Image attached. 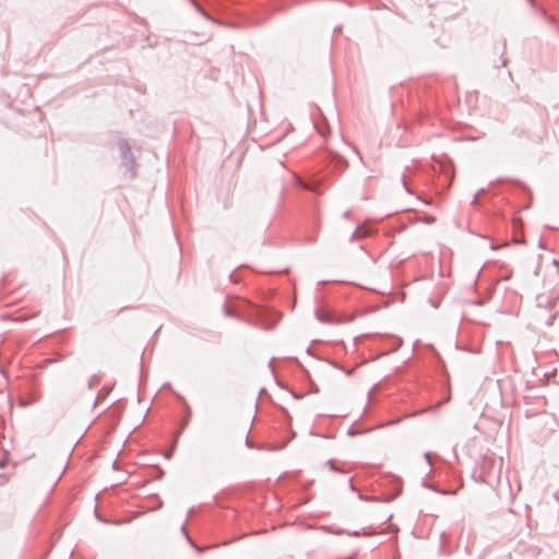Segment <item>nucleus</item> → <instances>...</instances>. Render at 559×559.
<instances>
[{
	"mask_svg": "<svg viewBox=\"0 0 559 559\" xmlns=\"http://www.w3.org/2000/svg\"><path fill=\"white\" fill-rule=\"evenodd\" d=\"M119 148L121 152L122 164L124 165V167L127 169L133 171L135 162H134L129 143L126 140H121L119 142Z\"/></svg>",
	"mask_w": 559,
	"mask_h": 559,
	"instance_id": "1",
	"label": "nucleus"
},
{
	"mask_svg": "<svg viewBox=\"0 0 559 559\" xmlns=\"http://www.w3.org/2000/svg\"><path fill=\"white\" fill-rule=\"evenodd\" d=\"M317 319L322 323H338L340 321L335 319L334 314L324 310L316 311Z\"/></svg>",
	"mask_w": 559,
	"mask_h": 559,
	"instance_id": "2",
	"label": "nucleus"
},
{
	"mask_svg": "<svg viewBox=\"0 0 559 559\" xmlns=\"http://www.w3.org/2000/svg\"><path fill=\"white\" fill-rule=\"evenodd\" d=\"M190 3L195 8V10L206 20L214 22L213 17L207 14L195 0H189Z\"/></svg>",
	"mask_w": 559,
	"mask_h": 559,
	"instance_id": "3",
	"label": "nucleus"
},
{
	"mask_svg": "<svg viewBox=\"0 0 559 559\" xmlns=\"http://www.w3.org/2000/svg\"><path fill=\"white\" fill-rule=\"evenodd\" d=\"M362 231H364V230H362V228H361V227H357V228L355 229V231L353 233L352 238L354 239V238H360V237L365 236V235H366V233H362Z\"/></svg>",
	"mask_w": 559,
	"mask_h": 559,
	"instance_id": "4",
	"label": "nucleus"
},
{
	"mask_svg": "<svg viewBox=\"0 0 559 559\" xmlns=\"http://www.w3.org/2000/svg\"><path fill=\"white\" fill-rule=\"evenodd\" d=\"M325 465L333 472H338V468L335 466L332 460L326 461Z\"/></svg>",
	"mask_w": 559,
	"mask_h": 559,
	"instance_id": "5",
	"label": "nucleus"
},
{
	"mask_svg": "<svg viewBox=\"0 0 559 559\" xmlns=\"http://www.w3.org/2000/svg\"><path fill=\"white\" fill-rule=\"evenodd\" d=\"M480 481L481 483H488L489 481V478H490V474L487 473V474H480Z\"/></svg>",
	"mask_w": 559,
	"mask_h": 559,
	"instance_id": "6",
	"label": "nucleus"
},
{
	"mask_svg": "<svg viewBox=\"0 0 559 559\" xmlns=\"http://www.w3.org/2000/svg\"><path fill=\"white\" fill-rule=\"evenodd\" d=\"M402 185L404 187V189L408 192V193H412V191L409 190L407 183H406V180H405V177L402 178Z\"/></svg>",
	"mask_w": 559,
	"mask_h": 559,
	"instance_id": "7",
	"label": "nucleus"
},
{
	"mask_svg": "<svg viewBox=\"0 0 559 559\" xmlns=\"http://www.w3.org/2000/svg\"><path fill=\"white\" fill-rule=\"evenodd\" d=\"M181 531H182V532L185 533V535L187 536L188 542H189L191 545H193V542H192V540L190 539V537L187 535V531H186V526H185V525H182V526H181Z\"/></svg>",
	"mask_w": 559,
	"mask_h": 559,
	"instance_id": "8",
	"label": "nucleus"
},
{
	"mask_svg": "<svg viewBox=\"0 0 559 559\" xmlns=\"http://www.w3.org/2000/svg\"><path fill=\"white\" fill-rule=\"evenodd\" d=\"M225 313L227 316H229V317H234L235 316V313L228 307H226V306H225Z\"/></svg>",
	"mask_w": 559,
	"mask_h": 559,
	"instance_id": "9",
	"label": "nucleus"
},
{
	"mask_svg": "<svg viewBox=\"0 0 559 559\" xmlns=\"http://www.w3.org/2000/svg\"><path fill=\"white\" fill-rule=\"evenodd\" d=\"M493 464V461L492 460H484V463L483 465L486 466V465H492Z\"/></svg>",
	"mask_w": 559,
	"mask_h": 559,
	"instance_id": "10",
	"label": "nucleus"
},
{
	"mask_svg": "<svg viewBox=\"0 0 559 559\" xmlns=\"http://www.w3.org/2000/svg\"><path fill=\"white\" fill-rule=\"evenodd\" d=\"M246 445H247L248 448H252L251 442H250V439H249V437H248V436L246 437Z\"/></svg>",
	"mask_w": 559,
	"mask_h": 559,
	"instance_id": "11",
	"label": "nucleus"
},
{
	"mask_svg": "<svg viewBox=\"0 0 559 559\" xmlns=\"http://www.w3.org/2000/svg\"><path fill=\"white\" fill-rule=\"evenodd\" d=\"M425 457H426V460H427L428 464L430 465V464H431V462H430L429 453H426V454H425Z\"/></svg>",
	"mask_w": 559,
	"mask_h": 559,
	"instance_id": "12",
	"label": "nucleus"
},
{
	"mask_svg": "<svg viewBox=\"0 0 559 559\" xmlns=\"http://www.w3.org/2000/svg\"><path fill=\"white\" fill-rule=\"evenodd\" d=\"M348 484H349V489L355 490V487H354V485H353L352 479H349V480H348Z\"/></svg>",
	"mask_w": 559,
	"mask_h": 559,
	"instance_id": "13",
	"label": "nucleus"
},
{
	"mask_svg": "<svg viewBox=\"0 0 559 559\" xmlns=\"http://www.w3.org/2000/svg\"><path fill=\"white\" fill-rule=\"evenodd\" d=\"M299 183H300V186H302L305 189H310L307 185H304L300 180H299Z\"/></svg>",
	"mask_w": 559,
	"mask_h": 559,
	"instance_id": "14",
	"label": "nucleus"
},
{
	"mask_svg": "<svg viewBox=\"0 0 559 559\" xmlns=\"http://www.w3.org/2000/svg\"><path fill=\"white\" fill-rule=\"evenodd\" d=\"M477 202V195H475L474 200H473V204H475Z\"/></svg>",
	"mask_w": 559,
	"mask_h": 559,
	"instance_id": "15",
	"label": "nucleus"
},
{
	"mask_svg": "<svg viewBox=\"0 0 559 559\" xmlns=\"http://www.w3.org/2000/svg\"><path fill=\"white\" fill-rule=\"evenodd\" d=\"M353 535H354V536H358V535H359V533H358V532H354V533H353Z\"/></svg>",
	"mask_w": 559,
	"mask_h": 559,
	"instance_id": "16",
	"label": "nucleus"
},
{
	"mask_svg": "<svg viewBox=\"0 0 559 559\" xmlns=\"http://www.w3.org/2000/svg\"><path fill=\"white\" fill-rule=\"evenodd\" d=\"M556 498H557V500L559 501V493H558V495H556Z\"/></svg>",
	"mask_w": 559,
	"mask_h": 559,
	"instance_id": "17",
	"label": "nucleus"
}]
</instances>
